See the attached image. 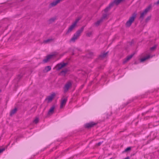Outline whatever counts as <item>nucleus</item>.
<instances>
[{
	"label": "nucleus",
	"mask_w": 159,
	"mask_h": 159,
	"mask_svg": "<svg viewBox=\"0 0 159 159\" xmlns=\"http://www.w3.org/2000/svg\"><path fill=\"white\" fill-rule=\"evenodd\" d=\"M84 26H82L80 29L78 30L74 34L73 37L70 40V42H75L76 40L79 38L84 30Z\"/></svg>",
	"instance_id": "nucleus-1"
},
{
	"label": "nucleus",
	"mask_w": 159,
	"mask_h": 159,
	"mask_svg": "<svg viewBox=\"0 0 159 159\" xmlns=\"http://www.w3.org/2000/svg\"><path fill=\"white\" fill-rule=\"evenodd\" d=\"M136 16V13H134L132 15V16L129 17V20H128L125 24L126 26L129 27L133 21H134Z\"/></svg>",
	"instance_id": "nucleus-2"
},
{
	"label": "nucleus",
	"mask_w": 159,
	"mask_h": 159,
	"mask_svg": "<svg viewBox=\"0 0 159 159\" xmlns=\"http://www.w3.org/2000/svg\"><path fill=\"white\" fill-rule=\"evenodd\" d=\"M58 53L55 52L52 53L51 54L47 55L45 58L43 60V62L45 63L48 62L49 60L53 57H55L58 54Z\"/></svg>",
	"instance_id": "nucleus-3"
},
{
	"label": "nucleus",
	"mask_w": 159,
	"mask_h": 159,
	"mask_svg": "<svg viewBox=\"0 0 159 159\" xmlns=\"http://www.w3.org/2000/svg\"><path fill=\"white\" fill-rule=\"evenodd\" d=\"M151 8V5H149L140 14L139 18L142 19V20H143L144 16L147 14V13L149 11Z\"/></svg>",
	"instance_id": "nucleus-4"
},
{
	"label": "nucleus",
	"mask_w": 159,
	"mask_h": 159,
	"mask_svg": "<svg viewBox=\"0 0 159 159\" xmlns=\"http://www.w3.org/2000/svg\"><path fill=\"white\" fill-rule=\"evenodd\" d=\"M68 65V63H64L61 62L56 65V68L57 70H59L63 67H64Z\"/></svg>",
	"instance_id": "nucleus-5"
},
{
	"label": "nucleus",
	"mask_w": 159,
	"mask_h": 159,
	"mask_svg": "<svg viewBox=\"0 0 159 159\" xmlns=\"http://www.w3.org/2000/svg\"><path fill=\"white\" fill-rule=\"evenodd\" d=\"M71 83L70 81L67 82L63 88L65 93L66 92L68 91L70 88L71 86Z\"/></svg>",
	"instance_id": "nucleus-6"
},
{
	"label": "nucleus",
	"mask_w": 159,
	"mask_h": 159,
	"mask_svg": "<svg viewBox=\"0 0 159 159\" xmlns=\"http://www.w3.org/2000/svg\"><path fill=\"white\" fill-rule=\"evenodd\" d=\"M62 0H56L53 1L52 2L50 3L49 5V8H51L52 7H55L58 3H60Z\"/></svg>",
	"instance_id": "nucleus-7"
},
{
	"label": "nucleus",
	"mask_w": 159,
	"mask_h": 159,
	"mask_svg": "<svg viewBox=\"0 0 159 159\" xmlns=\"http://www.w3.org/2000/svg\"><path fill=\"white\" fill-rule=\"evenodd\" d=\"M97 124V123H95L93 122H89L88 123H87L85 125V127L87 128H90L96 125Z\"/></svg>",
	"instance_id": "nucleus-8"
},
{
	"label": "nucleus",
	"mask_w": 159,
	"mask_h": 159,
	"mask_svg": "<svg viewBox=\"0 0 159 159\" xmlns=\"http://www.w3.org/2000/svg\"><path fill=\"white\" fill-rule=\"evenodd\" d=\"M55 93H53L51 95L48 96L46 99V100L48 101V102H49L52 101V99L54 97H55Z\"/></svg>",
	"instance_id": "nucleus-9"
},
{
	"label": "nucleus",
	"mask_w": 159,
	"mask_h": 159,
	"mask_svg": "<svg viewBox=\"0 0 159 159\" xmlns=\"http://www.w3.org/2000/svg\"><path fill=\"white\" fill-rule=\"evenodd\" d=\"M76 26L73 24L70 26L69 27L68 30L66 33V34L67 35L69 33H70L72 31V30L75 29Z\"/></svg>",
	"instance_id": "nucleus-10"
},
{
	"label": "nucleus",
	"mask_w": 159,
	"mask_h": 159,
	"mask_svg": "<svg viewBox=\"0 0 159 159\" xmlns=\"http://www.w3.org/2000/svg\"><path fill=\"white\" fill-rule=\"evenodd\" d=\"M67 100V97H66L63 99H62L60 105V108H62L65 105V104Z\"/></svg>",
	"instance_id": "nucleus-11"
},
{
	"label": "nucleus",
	"mask_w": 159,
	"mask_h": 159,
	"mask_svg": "<svg viewBox=\"0 0 159 159\" xmlns=\"http://www.w3.org/2000/svg\"><path fill=\"white\" fill-rule=\"evenodd\" d=\"M134 55V54H131L130 55L128 56L125 59H124L123 61V64H125L126 62L130 60L132 58Z\"/></svg>",
	"instance_id": "nucleus-12"
},
{
	"label": "nucleus",
	"mask_w": 159,
	"mask_h": 159,
	"mask_svg": "<svg viewBox=\"0 0 159 159\" xmlns=\"http://www.w3.org/2000/svg\"><path fill=\"white\" fill-rule=\"evenodd\" d=\"M55 107V106L54 105H53L49 109V110L48 111V115H51L52 114L54 113V110Z\"/></svg>",
	"instance_id": "nucleus-13"
},
{
	"label": "nucleus",
	"mask_w": 159,
	"mask_h": 159,
	"mask_svg": "<svg viewBox=\"0 0 159 159\" xmlns=\"http://www.w3.org/2000/svg\"><path fill=\"white\" fill-rule=\"evenodd\" d=\"M123 0H114L111 3L112 4V6H113L114 5H117Z\"/></svg>",
	"instance_id": "nucleus-14"
},
{
	"label": "nucleus",
	"mask_w": 159,
	"mask_h": 159,
	"mask_svg": "<svg viewBox=\"0 0 159 159\" xmlns=\"http://www.w3.org/2000/svg\"><path fill=\"white\" fill-rule=\"evenodd\" d=\"M68 71V70L67 69H65L61 71L59 73V75L62 76H65Z\"/></svg>",
	"instance_id": "nucleus-15"
},
{
	"label": "nucleus",
	"mask_w": 159,
	"mask_h": 159,
	"mask_svg": "<svg viewBox=\"0 0 159 159\" xmlns=\"http://www.w3.org/2000/svg\"><path fill=\"white\" fill-rule=\"evenodd\" d=\"M86 57L88 58H93L94 54L92 52H89L86 55Z\"/></svg>",
	"instance_id": "nucleus-16"
},
{
	"label": "nucleus",
	"mask_w": 159,
	"mask_h": 159,
	"mask_svg": "<svg viewBox=\"0 0 159 159\" xmlns=\"http://www.w3.org/2000/svg\"><path fill=\"white\" fill-rule=\"evenodd\" d=\"M57 19L56 17H53L49 19L48 21V23L49 24H51L53 22Z\"/></svg>",
	"instance_id": "nucleus-17"
},
{
	"label": "nucleus",
	"mask_w": 159,
	"mask_h": 159,
	"mask_svg": "<svg viewBox=\"0 0 159 159\" xmlns=\"http://www.w3.org/2000/svg\"><path fill=\"white\" fill-rule=\"evenodd\" d=\"M112 4L111 3L110 4L109 6L107 7L104 10V11L105 12H107L108 11L111 9V7H112Z\"/></svg>",
	"instance_id": "nucleus-18"
},
{
	"label": "nucleus",
	"mask_w": 159,
	"mask_h": 159,
	"mask_svg": "<svg viewBox=\"0 0 159 159\" xmlns=\"http://www.w3.org/2000/svg\"><path fill=\"white\" fill-rule=\"evenodd\" d=\"M107 53L108 52H106L102 54L99 56V58L100 59H102L106 57L107 55Z\"/></svg>",
	"instance_id": "nucleus-19"
},
{
	"label": "nucleus",
	"mask_w": 159,
	"mask_h": 159,
	"mask_svg": "<svg viewBox=\"0 0 159 159\" xmlns=\"http://www.w3.org/2000/svg\"><path fill=\"white\" fill-rule=\"evenodd\" d=\"M51 69V67L50 66H46L45 69L43 70L44 72H46L50 70Z\"/></svg>",
	"instance_id": "nucleus-20"
},
{
	"label": "nucleus",
	"mask_w": 159,
	"mask_h": 159,
	"mask_svg": "<svg viewBox=\"0 0 159 159\" xmlns=\"http://www.w3.org/2000/svg\"><path fill=\"white\" fill-rule=\"evenodd\" d=\"M17 111V109L16 108H15L14 109L12 110L10 112V115L11 116L15 114Z\"/></svg>",
	"instance_id": "nucleus-21"
},
{
	"label": "nucleus",
	"mask_w": 159,
	"mask_h": 159,
	"mask_svg": "<svg viewBox=\"0 0 159 159\" xmlns=\"http://www.w3.org/2000/svg\"><path fill=\"white\" fill-rule=\"evenodd\" d=\"M103 21L102 19H100V20L97 21V22L95 23V25L97 27Z\"/></svg>",
	"instance_id": "nucleus-22"
},
{
	"label": "nucleus",
	"mask_w": 159,
	"mask_h": 159,
	"mask_svg": "<svg viewBox=\"0 0 159 159\" xmlns=\"http://www.w3.org/2000/svg\"><path fill=\"white\" fill-rule=\"evenodd\" d=\"M150 58V56L149 55H148L146 57H145L142 58H141L140 60V61L141 62H143V61H145V60H146L149 59Z\"/></svg>",
	"instance_id": "nucleus-23"
},
{
	"label": "nucleus",
	"mask_w": 159,
	"mask_h": 159,
	"mask_svg": "<svg viewBox=\"0 0 159 159\" xmlns=\"http://www.w3.org/2000/svg\"><path fill=\"white\" fill-rule=\"evenodd\" d=\"M80 18H79L76 19L75 20V21L74 22H73L72 24H73L74 25H75L76 26L77 24V23L79 21V20H80Z\"/></svg>",
	"instance_id": "nucleus-24"
},
{
	"label": "nucleus",
	"mask_w": 159,
	"mask_h": 159,
	"mask_svg": "<svg viewBox=\"0 0 159 159\" xmlns=\"http://www.w3.org/2000/svg\"><path fill=\"white\" fill-rule=\"evenodd\" d=\"M157 47V45H156V44L154 45L153 47H151L150 48V49L151 51H154V50H155L156 49Z\"/></svg>",
	"instance_id": "nucleus-25"
},
{
	"label": "nucleus",
	"mask_w": 159,
	"mask_h": 159,
	"mask_svg": "<svg viewBox=\"0 0 159 159\" xmlns=\"http://www.w3.org/2000/svg\"><path fill=\"white\" fill-rule=\"evenodd\" d=\"M52 40V39H48L43 41V43H47L50 42Z\"/></svg>",
	"instance_id": "nucleus-26"
},
{
	"label": "nucleus",
	"mask_w": 159,
	"mask_h": 159,
	"mask_svg": "<svg viewBox=\"0 0 159 159\" xmlns=\"http://www.w3.org/2000/svg\"><path fill=\"white\" fill-rule=\"evenodd\" d=\"M131 147H129L127 148H126L124 151L123 152L124 153V152H126L128 151H129L131 150Z\"/></svg>",
	"instance_id": "nucleus-27"
},
{
	"label": "nucleus",
	"mask_w": 159,
	"mask_h": 159,
	"mask_svg": "<svg viewBox=\"0 0 159 159\" xmlns=\"http://www.w3.org/2000/svg\"><path fill=\"white\" fill-rule=\"evenodd\" d=\"M151 17V16H148L145 19V21L146 22H147L149 20H150Z\"/></svg>",
	"instance_id": "nucleus-28"
},
{
	"label": "nucleus",
	"mask_w": 159,
	"mask_h": 159,
	"mask_svg": "<svg viewBox=\"0 0 159 159\" xmlns=\"http://www.w3.org/2000/svg\"><path fill=\"white\" fill-rule=\"evenodd\" d=\"M39 121V119L38 118H36L34 120V122L36 124H37Z\"/></svg>",
	"instance_id": "nucleus-29"
},
{
	"label": "nucleus",
	"mask_w": 159,
	"mask_h": 159,
	"mask_svg": "<svg viewBox=\"0 0 159 159\" xmlns=\"http://www.w3.org/2000/svg\"><path fill=\"white\" fill-rule=\"evenodd\" d=\"M107 16V15L106 14H104L103 15L102 17L101 18V19H102L103 21L104 19Z\"/></svg>",
	"instance_id": "nucleus-30"
},
{
	"label": "nucleus",
	"mask_w": 159,
	"mask_h": 159,
	"mask_svg": "<svg viewBox=\"0 0 159 159\" xmlns=\"http://www.w3.org/2000/svg\"><path fill=\"white\" fill-rule=\"evenodd\" d=\"M92 34V32H89L86 35L88 37L90 36Z\"/></svg>",
	"instance_id": "nucleus-31"
},
{
	"label": "nucleus",
	"mask_w": 159,
	"mask_h": 159,
	"mask_svg": "<svg viewBox=\"0 0 159 159\" xmlns=\"http://www.w3.org/2000/svg\"><path fill=\"white\" fill-rule=\"evenodd\" d=\"M102 142H103V141L101 142H99L98 143H97L96 144V145L98 146H99L102 143Z\"/></svg>",
	"instance_id": "nucleus-32"
},
{
	"label": "nucleus",
	"mask_w": 159,
	"mask_h": 159,
	"mask_svg": "<svg viewBox=\"0 0 159 159\" xmlns=\"http://www.w3.org/2000/svg\"><path fill=\"white\" fill-rule=\"evenodd\" d=\"M5 150V148H2V149H0V153L2 152L3 151Z\"/></svg>",
	"instance_id": "nucleus-33"
},
{
	"label": "nucleus",
	"mask_w": 159,
	"mask_h": 159,
	"mask_svg": "<svg viewBox=\"0 0 159 159\" xmlns=\"http://www.w3.org/2000/svg\"><path fill=\"white\" fill-rule=\"evenodd\" d=\"M155 4L158 5L159 4V0H158L155 3Z\"/></svg>",
	"instance_id": "nucleus-34"
},
{
	"label": "nucleus",
	"mask_w": 159,
	"mask_h": 159,
	"mask_svg": "<svg viewBox=\"0 0 159 159\" xmlns=\"http://www.w3.org/2000/svg\"><path fill=\"white\" fill-rule=\"evenodd\" d=\"M74 53H72V55H74Z\"/></svg>",
	"instance_id": "nucleus-35"
},
{
	"label": "nucleus",
	"mask_w": 159,
	"mask_h": 159,
	"mask_svg": "<svg viewBox=\"0 0 159 159\" xmlns=\"http://www.w3.org/2000/svg\"><path fill=\"white\" fill-rule=\"evenodd\" d=\"M0 92H1V90H0Z\"/></svg>",
	"instance_id": "nucleus-36"
}]
</instances>
